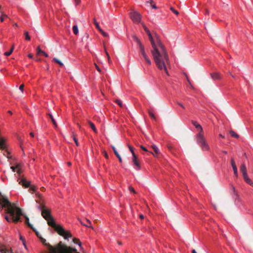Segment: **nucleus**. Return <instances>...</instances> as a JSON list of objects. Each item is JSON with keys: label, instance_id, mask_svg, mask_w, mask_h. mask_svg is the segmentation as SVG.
Listing matches in <instances>:
<instances>
[{"label": "nucleus", "instance_id": "nucleus-1", "mask_svg": "<svg viewBox=\"0 0 253 253\" xmlns=\"http://www.w3.org/2000/svg\"><path fill=\"white\" fill-rule=\"evenodd\" d=\"M5 209V212L9 213L13 217V221L15 222H21V215H23L22 210L20 208L17 207L14 204L11 203L8 198L0 193V211L2 209Z\"/></svg>", "mask_w": 253, "mask_h": 253}, {"label": "nucleus", "instance_id": "nucleus-2", "mask_svg": "<svg viewBox=\"0 0 253 253\" xmlns=\"http://www.w3.org/2000/svg\"><path fill=\"white\" fill-rule=\"evenodd\" d=\"M41 214L47 221L48 225L54 228L59 235L64 237L65 239L72 236V235L69 231L65 230L60 225L56 224L54 219L51 214V211L49 209L45 208L42 209L41 211Z\"/></svg>", "mask_w": 253, "mask_h": 253}, {"label": "nucleus", "instance_id": "nucleus-3", "mask_svg": "<svg viewBox=\"0 0 253 253\" xmlns=\"http://www.w3.org/2000/svg\"><path fill=\"white\" fill-rule=\"evenodd\" d=\"M152 55L158 69L160 70H164L166 74L169 76V74L167 70V66L169 65L170 62L166 48L158 51V52H155Z\"/></svg>", "mask_w": 253, "mask_h": 253}, {"label": "nucleus", "instance_id": "nucleus-4", "mask_svg": "<svg viewBox=\"0 0 253 253\" xmlns=\"http://www.w3.org/2000/svg\"><path fill=\"white\" fill-rule=\"evenodd\" d=\"M142 26L151 42L152 47V49L151 51V54L158 52V51L165 48L158 35H156L153 38L147 27L144 24H142Z\"/></svg>", "mask_w": 253, "mask_h": 253}, {"label": "nucleus", "instance_id": "nucleus-5", "mask_svg": "<svg viewBox=\"0 0 253 253\" xmlns=\"http://www.w3.org/2000/svg\"><path fill=\"white\" fill-rule=\"evenodd\" d=\"M196 141L201 148L204 151H208L210 149V146L207 143L204 135H196Z\"/></svg>", "mask_w": 253, "mask_h": 253}, {"label": "nucleus", "instance_id": "nucleus-6", "mask_svg": "<svg viewBox=\"0 0 253 253\" xmlns=\"http://www.w3.org/2000/svg\"><path fill=\"white\" fill-rule=\"evenodd\" d=\"M36 196L39 198L38 200H36V202L37 203H38L39 205L36 206V208L39 210V211H42V209L45 208V206L44 204L43 200L42 199V195L37 193L36 194Z\"/></svg>", "mask_w": 253, "mask_h": 253}, {"label": "nucleus", "instance_id": "nucleus-7", "mask_svg": "<svg viewBox=\"0 0 253 253\" xmlns=\"http://www.w3.org/2000/svg\"><path fill=\"white\" fill-rule=\"evenodd\" d=\"M130 18L134 22L138 23L141 21V15L137 11H132L130 12Z\"/></svg>", "mask_w": 253, "mask_h": 253}, {"label": "nucleus", "instance_id": "nucleus-8", "mask_svg": "<svg viewBox=\"0 0 253 253\" xmlns=\"http://www.w3.org/2000/svg\"><path fill=\"white\" fill-rule=\"evenodd\" d=\"M132 162L134 165H135L138 169H140V165L138 161L137 157L134 153H133Z\"/></svg>", "mask_w": 253, "mask_h": 253}, {"label": "nucleus", "instance_id": "nucleus-9", "mask_svg": "<svg viewBox=\"0 0 253 253\" xmlns=\"http://www.w3.org/2000/svg\"><path fill=\"white\" fill-rule=\"evenodd\" d=\"M19 183L26 188L29 187L30 185V182L27 181L24 178L20 179Z\"/></svg>", "mask_w": 253, "mask_h": 253}, {"label": "nucleus", "instance_id": "nucleus-10", "mask_svg": "<svg viewBox=\"0 0 253 253\" xmlns=\"http://www.w3.org/2000/svg\"><path fill=\"white\" fill-rule=\"evenodd\" d=\"M80 222L83 225L93 229V227L91 225V222L89 219H85L84 221H80Z\"/></svg>", "mask_w": 253, "mask_h": 253}, {"label": "nucleus", "instance_id": "nucleus-11", "mask_svg": "<svg viewBox=\"0 0 253 253\" xmlns=\"http://www.w3.org/2000/svg\"><path fill=\"white\" fill-rule=\"evenodd\" d=\"M211 76L214 80H219L221 78L219 74L217 73H212L211 74Z\"/></svg>", "mask_w": 253, "mask_h": 253}, {"label": "nucleus", "instance_id": "nucleus-12", "mask_svg": "<svg viewBox=\"0 0 253 253\" xmlns=\"http://www.w3.org/2000/svg\"><path fill=\"white\" fill-rule=\"evenodd\" d=\"M151 147L153 149L154 151V153L152 152H150L151 154H152L154 156H156L159 153V150L158 148L155 145H152Z\"/></svg>", "mask_w": 253, "mask_h": 253}, {"label": "nucleus", "instance_id": "nucleus-13", "mask_svg": "<svg viewBox=\"0 0 253 253\" xmlns=\"http://www.w3.org/2000/svg\"><path fill=\"white\" fill-rule=\"evenodd\" d=\"M243 178L244 180L250 185L253 186V183L252 182L251 180L249 178L248 176V174L243 175Z\"/></svg>", "mask_w": 253, "mask_h": 253}, {"label": "nucleus", "instance_id": "nucleus-14", "mask_svg": "<svg viewBox=\"0 0 253 253\" xmlns=\"http://www.w3.org/2000/svg\"><path fill=\"white\" fill-rule=\"evenodd\" d=\"M240 170L243 174V176L247 174L246 167L244 164L241 166Z\"/></svg>", "mask_w": 253, "mask_h": 253}, {"label": "nucleus", "instance_id": "nucleus-15", "mask_svg": "<svg viewBox=\"0 0 253 253\" xmlns=\"http://www.w3.org/2000/svg\"><path fill=\"white\" fill-rule=\"evenodd\" d=\"M138 46L139 47L140 51L142 56L144 57V56L147 55L146 53L145 48H144V47L143 45V44H140Z\"/></svg>", "mask_w": 253, "mask_h": 253}, {"label": "nucleus", "instance_id": "nucleus-16", "mask_svg": "<svg viewBox=\"0 0 253 253\" xmlns=\"http://www.w3.org/2000/svg\"><path fill=\"white\" fill-rule=\"evenodd\" d=\"M198 131V133L197 134V135H203L204 134V130L202 127V126L200 125H199L198 126H197V127H196Z\"/></svg>", "mask_w": 253, "mask_h": 253}, {"label": "nucleus", "instance_id": "nucleus-17", "mask_svg": "<svg viewBox=\"0 0 253 253\" xmlns=\"http://www.w3.org/2000/svg\"><path fill=\"white\" fill-rule=\"evenodd\" d=\"M0 148L2 150L5 149V140L2 138H0Z\"/></svg>", "mask_w": 253, "mask_h": 253}, {"label": "nucleus", "instance_id": "nucleus-18", "mask_svg": "<svg viewBox=\"0 0 253 253\" xmlns=\"http://www.w3.org/2000/svg\"><path fill=\"white\" fill-rule=\"evenodd\" d=\"M88 124L90 126V127L92 128V129L93 130V131L95 133H97V130L96 129V127H95V126L94 124L93 123H92L91 122H90V121L88 122Z\"/></svg>", "mask_w": 253, "mask_h": 253}, {"label": "nucleus", "instance_id": "nucleus-19", "mask_svg": "<svg viewBox=\"0 0 253 253\" xmlns=\"http://www.w3.org/2000/svg\"><path fill=\"white\" fill-rule=\"evenodd\" d=\"M132 38L138 46L142 44L139 39L136 36L133 35Z\"/></svg>", "mask_w": 253, "mask_h": 253}, {"label": "nucleus", "instance_id": "nucleus-20", "mask_svg": "<svg viewBox=\"0 0 253 253\" xmlns=\"http://www.w3.org/2000/svg\"><path fill=\"white\" fill-rule=\"evenodd\" d=\"M48 115L49 117L50 118L53 125L55 127H57V124H56L54 119L53 118L52 115L50 114H49Z\"/></svg>", "mask_w": 253, "mask_h": 253}, {"label": "nucleus", "instance_id": "nucleus-21", "mask_svg": "<svg viewBox=\"0 0 253 253\" xmlns=\"http://www.w3.org/2000/svg\"><path fill=\"white\" fill-rule=\"evenodd\" d=\"M5 219L7 221L10 222L11 221L13 222L14 223H15L13 219V217L10 215V216H8V215L5 216Z\"/></svg>", "mask_w": 253, "mask_h": 253}, {"label": "nucleus", "instance_id": "nucleus-22", "mask_svg": "<svg viewBox=\"0 0 253 253\" xmlns=\"http://www.w3.org/2000/svg\"><path fill=\"white\" fill-rule=\"evenodd\" d=\"M73 33L75 35H77L79 33L78 28L77 25H74L73 27Z\"/></svg>", "mask_w": 253, "mask_h": 253}, {"label": "nucleus", "instance_id": "nucleus-23", "mask_svg": "<svg viewBox=\"0 0 253 253\" xmlns=\"http://www.w3.org/2000/svg\"><path fill=\"white\" fill-rule=\"evenodd\" d=\"M229 132L232 137H235L236 138H239V135L237 133H236L235 132H234L233 130H230L229 131Z\"/></svg>", "mask_w": 253, "mask_h": 253}, {"label": "nucleus", "instance_id": "nucleus-24", "mask_svg": "<svg viewBox=\"0 0 253 253\" xmlns=\"http://www.w3.org/2000/svg\"><path fill=\"white\" fill-rule=\"evenodd\" d=\"M53 61L54 62H55V63H56L57 64H59L61 67L63 66V63L61 61H60L59 59H58L57 58H53Z\"/></svg>", "mask_w": 253, "mask_h": 253}, {"label": "nucleus", "instance_id": "nucleus-25", "mask_svg": "<svg viewBox=\"0 0 253 253\" xmlns=\"http://www.w3.org/2000/svg\"><path fill=\"white\" fill-rule=\"evenodd\" d=\"M13 50H14V45H13L11 47L10 51H8V52H5L4 53V55L7 56H9L12 53V52H13Z\"/></svg>", "mask_w": 253, "mask_h": 253}, {"label": "nucleus", "instance_id": "nucleus-26", "mask_svg": "<svg viewBox=\"0 0 253 253\" xmlns=\"http://www.w3.org/2000/svg\"><path fill=\"white\" fill-rule=\"evenodd\" d=\"M143 57L144 59L145 60V61L146 62V63L148 65L151 64V61L150 60V59H149V58L148 57V56L147 55L144 56Z\"/></svg>", "mask_w": 253, "mask_h": 253}, {"label": "nucleus", "instance_id": "nucleus-27", "mask_svg": "<svg viewBox=\"0 0 253 253\" xmlns=\"http://www.w3.org/2000/svg\"><path fill=\"white\" fill-rule=\"evenodd\" d=\"M0 12H1V17L0 18V21L1 22H3L4 21V17H8V16L5 14L3 13V11H0Z\"/></svg>", "mask_w": 253, "mask_h": 253}, {"label": "nucleus", "instance_id": "nucleus-28", "mask_svg": "<svg viewBox=\"0 0 253 253\" xmlns=\"http://www.w3.org/2000/svg\"><path fill=\"white\" fill-rule=\"evenodd\" d=\"M233 168V171H234V175L236 176V177H238V170H237V168L236 166H234V167H232Z\"/></svg>", "mask_w": 253, "mask_h": 253}, {"label": "nucleus", "instance_id": "nucleus-29", "mask_svg": "<svg viewBox=\"0 0 253 253\" xmlns=\"http://www.w3.org/2000/svg\"><path fill=\"white\" fill-rule=\"evenodd\" d=\"M73 242L75 243V244H78L80 246H81V242L80 241L79 239H77V238H74L73 239Z\"/></svg>", "mask_w": 253, "mask_h": 253}, {"label": "nucleus", "instance_id": "nucleus-30", "mask_svg": "<svg viewBox=\"0 0 253 253\" xmlns=\"http://www.w3.org/2000/svg\"><path fill=\"white\" fill-rule=\"evenodd\" d=\"M93 21H94V24L96 27V28L99 30V31H100V29H101V28L100 27L99 25V24L98 22H97L95 18H94L93 19Z\"/></svg>", "mask_w": 253, "mask_h": 253}, {"label": "nucleus", "instance_id": "nucleus-31", "mask_svg": "<svg viewBox=\"0 0 253 253\" xmlns=\"http://www.w3.org/2000/svg\"><path fill=\"white\" fill-rule=\"evenodd\" d=\"M115 101L120 107H123V103L120 99H116Z\"/></svg>", "mask_w": 253, "mask_h": 253}, {"label": "nucleus", "instance_id": "nucleus-32", "mask_svg": "<svg viewBox=\"0 0 253 253\" xmlns=\"http://www.w3.org/2000/svg\"><path fill=\"white\" fill-rule=\"evenodd\" d=\"M148 113H149V115H150V116L151 117V118L154 119V120H156V118L154 114V113L153 112V111H151V110H148Z\"/></svg>", "mask_w": 253, "mask_h": 253}, {"label": "nucleus", "instance_id": "nucleus-33", "mask_svg": "<svg viewBox=\"0 0 253 253\" xmlns=\"http://www.w3.org/2000/svg\"><path fill=\"white\" fill-rule=\"evenodd\" d=\"M24 35H25V40H28V41L30 40L31 38H30V37L29 36V35L28 34V32L27 31H25V32Z\"/></svg>", "mask_w": 253, "mask_h": 253}, {"label": "nucleus", "instance_id": "nucleus-34", "mask_svg": "<svg viewBox=\"0 0 253 253\" xmlns=\"http://www.w3.org/2000/svg\"><path fill=\"white\" fill-rule=\"evenodd\" d=\"M72 137L73 138V140L74 141V142H75L76 143V145L78 146L79 145V142H78V139L76 138L75 135L74 134H73L72 135Z\"/></svg>", "mask_w": 253, "mask_h": 253}, {"label": "nucleus", "instance_id": "nucleus-35", "mask_svg": "<svg viewBox=\"0 0 253 253\" xmlns=\"http://www.w3.org/2000/svg\"><path fill=\"white\" fill-rule=\"evenodd\" d=\"M99 32L101 33V34L105 37H108V35L107 33L104 32L102 29H100Z\"/></svg>", "mask_w": 253, "mask_h": 253}, {"label": "nucleus", "instance_id": "nucleus-36", "mask_svg": "<svg viewBox=\"0 0 253 253\" xmlns=\"http://www.w3.org/2000/svg\"><path fill=\"white\" fill-rule=\"evenodd\" d=\"M36 187L35 186H32V187H31L29 190V191L31 192V193H33L34 192L36 191Z\"/></svg>", "mask_w": 253, "mask_h": 253}, {"label": "nucleus", "instance_id": "nucleus-37", "mask_svg": "<svg viewBox=\"0 0 253 253\" xmlns=\"http://www.w3.org/2000/svg\"><path fill=\"white\" fill-rule=\"evenodd\" d=\"M0 253H9V252L7 250L4 248L0 250Z\"/></svg>", "mask_w": 253, "mask_h": 253}, {"label": "nucleus", "instance_id": "nucleus-38", "mask_svg": "<svg viewBox=\"0 0 253 253\" xmlns=\"http://www.w3.org/2000/svg\"><path fill=\"white\" fill-rule=\"evenodd\" d=\"M19 167V165H17L16 166V167H11L10 169L12 170V171L13 172H15L16 169H18Z\"/></svg>", "mask_w": 253, "mask_h": 253}, {"label": "nucleus", "instance_id": "nucleus-39", "mask_svg": "<svg viewBox=\"0 0 253 253\" xmlns=\"http://www.w3.org/2000/svg\"><path fill=\"white\" fill-rule=\"evenodd\" d=\"M128 147L129 150L130 151V152L132 154V155L133 156V153H134V150H133V148L129 145H128Z\"/></svg>", "mask_w": 253, "mask_h": 253}, {"label": "nucleus", "instance_id": "nucleus-40", "mask_svg": "<svg viewBox=\"0 0 253 253\" xmlns=\"http://www.w3.org/2000/svg\"><path fill=\"white\" fill-rule=\"evenodd\" d=\"M170 10L176 15L179 14L178 12L175 10L172 7H170Z\"/></svg>", "mask_w": 253, "mask_h": 253}, {"label": "nucleus", "instance_id": "nucleus-41", "mask_svg": "<svg viewBox=\"0 0 253 253\" xmlns=\"http://www.w3.org/2000/svg\"><path fill=\"white\" fill-rule=\"evenodd\" d=\"M153 1L152 0H150V3L151 4V6L153 8H157V6H156V5L155 4H153Z\"/></svg>", "mask_w": 253, "mask_h": 253}, {"label": "nucleus", "instance_id": "nucleus-42", "mask_svg": "<svg viewBox=\"0 0 253 253\" xmlns=\"http://www.w3.org/2000/svg\"><path fill=\"white\" fill-rule=\"evenodd\" d=\"M231 166L232 167L236 166L235 161L233 158L231 159Z\"/></svg>", "mask_w": 253, "mask_h": 253}, {"label": "nucleus", "instance_id": "nucleus-43", "mask_svg": "<svg viewBox=\"0 0 253 253\" xmlns=\"http://www.w3.org/2000/svg\"><path fill=\"white\" fill-rule=\"evenodd\" d=\"M24 84H22L19 86V89L22 91L23 92L24 90Z\"/></svg>", "mask_w": 253, "mask_h": 253}, {"label": "nucleus", "instance_id": "nucleus-44", "mask_svg": "<svg viewBox=\"0 0 253 253\" xmlns=\"http://www.w3.org/2000/svg\"><path fill=\"white\" fill-rule=\"evenodd\" d=\"M42 52H43V51L42 50L40 47L38 46V48H37V53L38 54H40V53H42Z\"/></svg>", "mask_w": 253, "mask_h": 253}, {"label": "nucleus", "instance_id": "nucleus-45", "mask_svg": "<svg viewBox=\"0 0 253 253\" xmlns=\"http://www.w3.org/2000/svg\"><path fill=\"white\" fill-rule=\"evenodd\" d=\"M167 147H168V148L170 151H171L172 149V148H173L172 145L171 144H168V145H167Z\"/></svg>", "mask_w": 253, "mask_h": 253}, {"label": "nucleus", "instance_id": "nucleus-46", "mask_svg": "<svg viewBox=\"0 0 253 253\" xmlns=\"http://www.w3.org/2000/svg\"><path fill=\"white\" fill-rule=\"evenodd\" d=\"M192 123L195 126V127H197V126H198L199 125L197 122L194 121H192Z\"/></svg>", "mask_w": 253, "mask_h": 253}, {"label": "nucleus", "instance_id": "nucleus-47", "mask_svg": "<svg viewBox=\"0 0 253 253\" xmlns=\"http://www.w3.org/2000/svg\"><path fill=\"white\" fill-rule=\"evenodd\" d=\"M140 148L142 150H143V151H145V152H148V151L147 150V149L145 147H144L142 145H141L140 146Z\"/></svg>", "mask_w": 253, "mask_h": 253}, {"label": "nucleus", "instance_id": "nucleus-48", "mask_svg": "<svg viewBox=\"0 0 253 253\" xmlns=\"http://www.w3.org/2000/svg\"><path fill=\"white\" fill-rule=\"evenodd\" d=\"M129 190L130 191H131L132 192L134 193H136V192H135V190H134V188H132V187H129Z\"/></svg>", "mask_w": 253, "mask_h": 253}, {"label": "nucleus", "instance_id": "nucleus-49", "mask_svg": "<svg viewBox=\"0 0 253 253\" xmlns=\"http://www.w3.org/2000/svg\"><path fill=\"white\" fill-rule=\"evenodd\" d=\"M95 67H96V69H97V70L98 72H100L101 69H100V68L96 64H95Z\"/></svg>", "mask_w": 253, "mask_h": 253}, {"label": "nucleus", "instance_id": "nucleus-50", "mask_svg": "<svg viewBox=\"0 0 253 253\" xmlns=\"http://www.w3.org/2000/svg\"><path fill=\"white\" fill-rule=\"evenodd\" d=\"M117 157L118 158V159L119 160V162L120 163H122V158H121V156L119 155Z\"/></svg>", "mask_w": 253, "mask_h": 253}, {"label": "nucleus", "instance_id": "nucleus-51", "mask_svg": "<svg viewBox=\"0 0 253 253\" xmlns=\"http://www.w3.org/2000/svg\"><path fill=\"white\" fill-rule=\"evenodd\" d=\"M107 58H108V61L109 63V64H111L112 63V61L111 60L110 56H108V57H107Z\"/></svg>", "mask_w": 253, "mask_h": 253}, {"label": "nucleus", "instance_id": "nucleus-52", "mask_svg": "<svg viewBox=\"0 0 253 253\" xmlns=\"http://www.w3.org/2000/svg\"><path fill=\"white\" fill-rule=\"evenodd\" d=\"M75 1L76 4L77 5L80 2L81 0H75Z\"/></svg>", "mask_w": 253, "mask_h": 253}, {"label": "nucleus", "instance_id": "nucleus-53", "mask_svg": "<svg viewBox=\"0 0 253 253\" xmlns=\"http://www.w3.org/2000/svg\"><path fill=\"white\" fill-rule=\"evenodd\" d=\"M178 104L180 106H181L182 108H183V109H184V108H185L184 106L182 104H181V103H178Z\"/></svg>", "mask_w": 253, "mask_h": 253}, {"label": "nucleus", "instance_id": "nucleus-54", "mask_svg": "<svg viewBox=\"0 0 253 253\" xmlns=\"http://www.w3.org/2000/svg\"><path fill=\"white\" fill-rule=\"evenodd\" d=\"M104 49H105V51L107 57H108V56H109V55L108 52L107 51V50H106V48L105 47H104Z\"/></svg>", "mask_w": 253, "mask_h": 253}, {"label": "nucleus", "instance_id": "nucleus-55", "mask_svg": "<svg viewBox=\"0 0 253 253\" xmlns=\"http://www.w3.org/2000/svg\"><path fill=\"white\" fill-rule=\"evenodd\" d=\"M43 54V55L46 57H47L48 56V54L47 53H46L45 52H42V53Z\"/></svg>", "mask_w": 253, "mask_h": 253}, {"label": "nucleus", "instance_id": "nucleus-56", "mask_svg": "<svg viewBox=\"0 0 253 253\" xmlns=\"http://www.w3.org/2000/svg\"><path fill=\"white\" fill-rule=\"evenodd\" d=\"M104 156L106 158L108 159L109 156L106 152H104Z\"/></svg>", "mask_w": 253, "mask_h": 253}, {"label": "nucleus", "instance_id": "nucleus-57", "mask_svg": "<svg viewBox=\"0 0 253 253\" xmlns=\"http://www.w3.org/2000/svg\"><path fill=\"white\" fill-rule=\"evenodd\" d=\"M112 149H113V151H114V153H115V152H117V150H116V148L115 147V146H112Z\"/></svg>", "mask_w": 253, "mask_h": 253}, {"label": "nucleus", "instance_id": "nucleus-58", "mask_svg": "<svg viewBox=\"0 0 253 253\" xmlns=\"http://www.w3.org/2000/svg\"><path fill=\"white\" fill-rule=\"evenodd\" d=\"M17 172L18 173V174H20L21 172V169H18L17 171Z\"/></svg>", "mask_w": 253, "mask_h": 253}, {"label": "nucleus", "instance_id": "nucleus-59", "mask_svg": "<svg viewBox=\"0 0 253 253\" xmlns=\"http://www.w3.org/2000/svg\"><path fill=\"white\" fill-rule=\"evenodd\" d=\"M28 57H29V58H33V55H32V54H28Z\"/></svg>", "mask_w": 253, "mask_h": 253}, {"label": "nucleus", "instance_id": "nucleus-60", "mask_svg": "<svg viewBox=\"0 0 253 253\" xmlns=\"http://www.w3.org/2000/svg\"><path fill=\"white\" fill-rule=\"evenodd\" d=\"M114 154H115V155L117 157L118 156H119L120 154H119L118 152L117 151V152H115L114 153Z\"/></svg>", "mask_w": 253, "mask_h": 253}, {"label": "nucleus", "instance_id": "nucleus-61", "mask_svg": "<svg viewBox=\"0 0 253 253\" xmlns=\"http://www.w3.org/2000/svg\"><path fill=\"white\" fill-rule=\"evenodd\" d=\"M139 217L141 219H143L144 218V216L142 214H140L139 215Z\"/></svg>", "mask_w": 253, "mask_h": 253}, {"label": "nucleus", "instance_id": "nucleus-62", "mask_svg": "<svg viewBox=\"0 0 253 253\" xmlns=\"http://www.w3.org/2000/svg\"><path fill=\"white\" fill-rule=\"evenodd\" d=\"M20 240H22L23 242V244L25 245V243L23 241V238L22 236H20Z\"/></svg>", "mask_w": 253, "mask_h": 253}, {"label": "nucleus", "instance_id": "nucleus-63", "mask_svg": "<svg viewBox=\"0 0 253 253\" xmlns=\"http://www.w3.org/2000/svg\"><path fill=\"white\" fill-rule=\"evenodd\" d=\"M30 135L32 136V137H34V134L33 132H31L30 133Z\"/></svg>", "mask_w": 253, "mask_h": 253}, {"label": "nucleus", "instance_id": "nucleus-64", "mask_svg": "<svg viewBox=\"0 0 253 253\" xmlns=\"http://www.w3.org/2000/svg\"><path fill=\"white\" fill-rule=\"evenodd\" d=\"M192 253H197L196 251H195V250H193L192 251Z\"/></svg>", "mask_w": 253, "mask_h": 253}]
</instances>
